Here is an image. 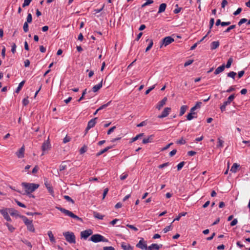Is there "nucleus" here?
Wrapping results in <instances>:
<instances>
[{"label":"nucleus","mask_w":250,"mask_h":250,"mask_svg":"<svg viewBox=\"0 0 250 250\" xmlns=\"http://www.w3.org/2000/svg\"><path fill=\"white\" fill-rule=\"evenodd\" d=\"M87 93V89H85L83 93H82V96L78 99V101L79 102L80 101H81L82 100H83V99H84V95L86 94Z\"/></svg>","instance_id":"obj_41"},{"label":"nucleus","mask_w":250,"mask_h":250,"mask_svg":"<svg viewBox=\"0 0 250 250\" xmlns=\"http://www.w3.org/2000/svg\"><path fill=\"white\" fill-rule=\"evenodd\" d=\"M47 234L49 237L50 241L52 243H55V239L51 231H48Z\"/></svg>","instance_id":"obj_30"},{"label":"nucleus","mask_w":250,"mask_h":250,"mask_svg":"<svg viewBox=\"0 0 250 250\" xmlns=\"http://www.w3.org/2000/svg\"><path fill=\"white\" fill-rule=\"evenodd\" d=\"M193 62V61L192 60H188L184 63V66L187 67V66L189 65Z\"/></svg>","instance_id":"obj_54"},{"label":"nucleus","mask_w":250,"mask_h":250,"mask_svg":"<svg viewBox=\"0 0 250 250\" xmlns=\"http://www.w3.org/2000/svg\"><path fill=\"white\" fill-rule=\"evenodd\" d=\"M236 75V72H233V71H231L228 73L227 76L229 77H231L234 79Z\"/></svg>","instance_id":"obj_38"},{"label":"nucleus","mask_w":250,"mask_h":250,"mask_svg":"<svg viewBox=\"0 0 250 250\" xmlns=\"http://www.w3.org/2000/svg\"><path fill=\"white\" fill-rule=\"evenodd\" d=\"M23 29L25 33H26L28 31V24L27 22H25L23 26Z\"/></svg>","instance_id":"obj_39"},{"label":"nucleus","mask_w":250,"mask_h":250,"mask_svg":"<svg viewBox=\"0 0 250 250\" xmlns=\"http://www.w3.org/2000/svg\"><path fill=\"white\" fill-rule=\"evenodd\" d=\"M174 41V39L172 38L171 37H166L163 39L162 44L160 46V47L161 48L163 45H164L165 46H166L168 44H170L171 43H172V42H173Z\"/></svg>","instance_id":"obj_7"},{"label":"nucleus","mask_w":250,"mask_h":250,"mask_svg":"<svg viewBox=\"0 0 250 250\" xmlns=\"http://www.w3.org/2000/svg\"><path fill=\"white\" fill-rule=\"evenodd\" d=\"M71 140V138L67 136V135L64 138L63 140V143H68Z\"/></svg>","instance_id":"obj_57"},{"label":"nucleus","mask_w":250,"mask_h":250,"mask_svg":"<svg viewBox=\"0 0 250 250\" xmlns=\"http://www.w3.org/2000/svg\"><path fill=\"white\" fill-rule=\"evenodd\" d=\"M32 21V16L31 14L28 13L26 18V21L27 23H31Z\"/></svg>","instance_id":"obj_40"},{"label":"nucleus","mask_w":250,"mask_h":250,"mask_svg":"<svg viewBox=\"0 0 250 250\" xmlns=\"http://www.w3.org/2000/svg\"><path fill=\"white\" fill-rule=\"evenodd\" d=\"M29 103V101L28 100V97L26 98H24L22 100V104L24 106L27 105Z\"/></svg>","instance_id":"obj_60"},{"label":"nucleus","mask_w":250,"mask_h":250,"mask_svg":"<svg viewBox=\"0 0 250 250\" xmlns=\"http://www.w3.org/2000/svg\"><path fill=\"white\" fill-rule=\"evenodd\" d=\"M103 250H115V249L112 246L104 247Z\"/></svg>","instance_id":"obj_64"},{"label":"nucleus","mask_w":250,"mask_h":250,"mask_svg":"<svg viewBox=\"0 0 250 250\" xmlns=\"http://www.w3.org/2000/svg\"><path fill=\"white\" fill-rule=\"evenodd\" d=\"M16 203H17V204L21 207H22V208H26V206L22 204V203L20 202V201H19L18 200H16Z\"/></svg>","instance_id":"obj_61"},{"label":"nucleus","mask_w":250,"mask_h":250,"mask_svg":"<svg viewBox=\"0 0 250 250\" xmlns=\"http://www.w3.org/2000/svg\"><path fill=\"white\" fill-rule=\"evenodd\" d=\"M90 240L94 243H97L99 242H107L108 240L104 238L103 236L96 234L93 235L90 238Z\"/></svg>","instance_id":"obj_5"},{"label":"nucleus","mask_w":250,"mask_h":250,"mask_svg":"<svg viewBox=\"0 0 250 250\" xmlns=\"http://www.w3.org/2000/svg\"><path fill=\"white\" fill-rule=\"evenodd\" d=\"M235 27H236L235 25H234V24L231 25L230 26H229V27H228L226 29V30L224 31V32H225V33L229 32L231 30L234 29L235 28Z\"/></svg>","instance_id":"obj_45"},{"label":"nucleus","mask_w":250,"mask_h":250,"mask_svg":"<svg viewBox=\"0 0 250 250\" xmlns=\"http://www.w3.org/2000/svg\"><path fill=\"white\" fill-rule=\"evenodd\" d=\"M126 227L134 230L135 231H137L138 230L137 228H136L135 226L132 225L127 224L126 225Z\"/></svg>","instance_id":"obj_53"},{"label":"nucleus","mask_w":250,"mask_h":250,"mask_svg":"<svg viewBox=\"0 0 250 250\" xmlns=\"http://www.w3.org/2000/svg\"><path fill=\"white\" fill-rule=\"evenodd\" d=\"M214 23V18H211L209 21V28H210V29H211L212 28Z\"/></svg>","instance_id":"obj_56"},{"label":"nucleus","mask_w":250,"mask_h":250,"mask_svg":"<svg viewBox=\"0 0 250 250\" xmlns=\"http://www.w3.org/2000/svg\"><path fill=\"white\" fill-rule=\"evenodd\" d=\"M167 7V4L166 3H162L160 5L159 8V11L158 12V13H161L163 12H164L166 10Z\"/></svg>","instance_id":"obj_23"},{"label":"nucleus","mask_w":250,"mask_h":250,"mask_svg":"<svg viewBox=\"0 0 250 250\" xmlns=\"http://www.w3.org/2000/svg\"><path fill=\"white\" fill-rule=\"evenodd\" d=\"M87 151V146L84 145L80 150V153L82 154Z\"/></svg>","instance_id":"obj_43"},{"label":"nucleus","mask_w":250,"mask_h":250,"mask_svg":"<svg viewBox=\"0 0 250 250\" xmlns=\"http://www.w3.org/2000/svg\"><path fill=\"white\" fill-rule=\"evenodd\" d=\"M32 0H24V2L22 4V7H24L25 6H28L30 2L32 1Z\"/></svg>","instance_id":"obj_47"},{"label":"nucleus","mask_w":250,"mask_h":250,"mask_svg":"<svg viewBox=\"0 0 250 250\" xmlns=\"http://www.w3.org/2000/svg\"><path fill=\"white\" fill-rule=\"evenodd\" d=\"M19 217L21 218L27 227V230L29 231L34 232L35 229L32 223V220H29L26 217L23 215H20Z\"/></svg>","instance_id":"obj_3"},{"label":"nucleus","mask_w":250,"mask_h":250,"mask_svg":"<svg viewBox=\"0 0 250 250\" xmlns=\"http://www.w3.org/2000/svg\"><path fill=\"white\" fill-rule=\"evenodd\" d=\"M218 144L217 145V147H222L224 141L221 140L220 138L218 139Z\"/></svg>","instance_id":"obj_58"},{"label":"nucleus","mask_w":250,"mask_h":250,"mask_svg":"<svg viewBox=\"0 0 250 250\" xmlns=\"http://www.w3.org/2000/svg\"><path fill=\"white\" fill-rule=\"evenodd\" d=\"M50 148L51 146L48 138L47 140L45 141L42 145V150L43 151V153H42V155H43L44 152H45L46 150H48L49 149H50Z\"/></svg>","instance_id":"obj_11"},{"label":"nucleus","mask_w":250,"mask_h":250,"mask_svg":"<svg viewBox=\"0 0 250 250\" xmlns=\"http://www.w3.org/2000/svg\"><path fill=\"white\" fill-rule=\"evenodd\" d=\"M239 165L237 163H234L231 167L230 171L232 172L235 173L237 171V168L239 167Z\"/></svg>","instance_id":"obj_28"},{"label":"nucleus","mask_w":250,"mask_h":250,"mask_svg":"<svg viewBox=\"0 0 250 250\" xmlns=\"http://www.w3.org/2000/svg\"><path fill=\"white\" fill-rule=\"evenodd\" d=\"M185 162L183 161L181 163H180L178 165H177V170H180L181 169V168L183 167V166H184L185 165Z\"/></svg>","instance_id":"obj_48"},{"label":"nucleus","mask_w":250,"mask_h":250,"mask_svg":"<svg viewBox=\"0 0 250 250\" xmlns=\"http://www.w3.org/2000/svg\"><path fill=\"white\" fill-rule=\"evenodd\" d=\"M136 247L140 248L142 250H146L148 247L146 244V242L144 241L143 238L141 239L138 243L136 244Z\"/></svg>","instance_id":"obj_8"},{"label":"nucleus","mask_w":250,"mask_h":250,"mask_svg":"<svg viewBox=\"0 0 250 250\" xmlns=\"http://www.w3.org/2000/svg\"><path fill=\"white\" fill-rule=\"evenodd\" d=\"M103 85V80L101 81V82L98 83V84H96L94 85L92 87V91L94 92H97L99 89L101 88Z\"/></svg>","instance_id":"obj_19"},{"label":"nucleus","mask_w":250,"mask_h":250,"mask_svg":"<svg viewBox=\"0 0 250 250\" xmlns=\"http://www.w3.org/2000/svg\"><path fill=\"white\" fill-rule=\"evenodd\" d=\"M193 115L194 114L190 112L189 113H188L187 116V120H191L194 118Z\"/></svg>","instance_id":"obj_51"},{"label":"nucleus","mask_w":250,"mask_h":250,"mask_svg":"<svg viewBox=\"0 0 250 250\" xmlns=\"http://www.w3.org/2000/svg\"><path fill=\"white\" fill-rule=\"evenodd\" d=\"M116 128V126H114L112 127H111L107 132V133L108 135H109L111 134V132H113L115 129Z\"/></svg>","instance_id":"obj_63"},{"label":"nucleus","mask_w":250,"mask_h":250,"mask_svg":"<svg viewBox=\"0 0 250 250\" xmlns=\"http://www.w3.org/2000/svg\"><path fill=\"white\" fill-rule=\"evenodd\" d=\"M39 169V168L38 167V166H36L34 168L32 169V173L33 174H36L37 171H38V170Z\"/></svg>","instance_id":"obj_59"},{"label":"nucleus","mask_w":250,"mask_h":250,"mask_svg":"<svg viewBox=\"0 0 250 250\" xmlns=\"http://www.w3.org/2000/svg\"><path fill=\"white\" fill-rule=\"evenodd\" d=\"M0 212L2 215L5 219L7 221H11V219L8 215V208L0 209Z\"/></svg>","instance_id":"obj_10"},{"label":"nucleus","mask_w":250,"mask_h":250,"mask_svg":"<svg viewBox=\"0 0 250 250\" xmlns=\"http://www.w3.org/2000/svg\"><path fill=\"white\" fill-rule=\"evenodd\" d=\"M46 188L48 189V191L51 194H53L54 193L53 188L51 185L48 183L47 181H46L44 183Z\"/></svg>","instance_id":"obj_20"},{"label":"nucleus","mask_w":250,"mask_h":250,"mask_svg":"<svg viewBox=\"0 0 250 250\" xmlns=\"http://www.w3.org/2000/svg\"><path fill=\"white\" fill-rule=\"evenodd\" d=\"M121 247L124 250H133V247L129 244H126L125 243L123 242L121 244Z\"/></svg>","instance_id":"obj_18"},{"label":"nucleus","mask_w":250,"mask_h":250,"mask_svg":"<svg viewBox=\"0 0 250 250\" xmlns=\"http://www.w3.org/2000/svg\"><path fill=\"white\" fill-rule=\"evenodd\" d=\"M219 42L218 41H214L211 43L210 48L211 50H214L218 48L219 46Z\"/></svg>","instance_id":"obj_22"},{"label":"nucleus","mask_w":250,"mask_h":250,"mask_svg":"<svg viewBox=\"0 0 250 250\" xmlns=\"http://www.w3.org/2000/svg\"><path fill=\"white\" fill-rule=\"evenodd\" d=\"M187 212H181L179 214L178 216L176 218H175L173 221H172V222H174L175 221H179L180 218L182 217V216H185L186 214H187Z\"/></svg>","instance_id":"obj_35"},{"label":"nucleus","mask_w":250,"mask_h":250,"mask_svg":"<svg viewBox=\"0 0 250 250\" xmlns=\"http://www.w3.org/2000/svg\"><path fill=\"white\" fill-rule=\"evenodd\" d=\"M146 0V1L142 5V6H141L142 8L145 7L147 5H148L153 3V0Z\"/></svg>","instance_id":"obj_37"},{"label":"nucleus","mask_w":250,"mask_h":250,"mask_svg":"<svg viewBox=\"0 0 250 250\" xmlns=\"http://www.w3.org/2000/svg\"><path fill=\"white\" fill-rule=\"evenodd\" d=\"M232 62H233V59L231 57L228 60L227 64L225 65V67H226L227 68H229L230 67Z\"/></svg>","instance_id":"obj_36"},{"label":"nucleus","mask_w":250,"mask_h":250,"mask_svg":"<svg viewBox=\"0 0 250 250\" xmlns=\"http://www.w3.org/2000/svg\"><path fill=\"white\" fill-rule=\"evenodd\" d=\"M21 241H22V243L26 245L29 248L30 250L31 249V248H32V245L30 242H29L28 240L26 239H21Z\"/></svg>","instance_id":"obj_34"},{"label":"nucleus","mask_w":250,"mask_h":250,"mask_svg":"<svg viewBox=\"0 0 250 250\" xmlns=\"http://www.w3.org/2000/svg\"><path fill=\"white\" fill-rule=\"evenodd\" d=\"M25 83V81H22V82H21L19 84V86L18 87H17V88L16 89V93H19V91L21 90V88L22 87L23 84H24Z\"/></svg>","instance_id":"obj_33"},{"label":"nucleus","mask_w":250,"mask_h":250,"mask_svg":"<svg viewBox=\"0 0 250 250\" xmlns=\"http://www.w3.org/2000/svg\"><path fill=\"white\" fill-rule=\"evenodd\" d=\"M247 21V19L245 18L241 19L240 21L238 22V25L241 26L243 23Z\"/></svg>","instance_id":"obj_50"},{"label":"nucleus","mask_w":250,"mask_h":250,"mask_svg":"<svg viewBox=\"0 0 250 250\" xmlns=\"http://www.w3.org/2000/svg\"><path fill=\"white\" fill-rule=\"evenodd\" d=\"M162 245H158L157 244H152L150 246H148L146 250H159L162 247Z\"/></svg>","instance_id":"obj_13"},{"label":"nucleus","mask_w":250,"mask_h":250,"mask_svg":"<svg viewBox=\"0 0 250 250\" xmlns=\"http://www.w3.org/2000/svg\"><path fill=\"white\" fill-rule=\"evenodd\" d=\"M9 213L11 216H19L20 215L18 213V211L12 208H8Z\"/></svg>","instance_id":"obj_21"},{"label":"nucleus","mask_w":250,"mask_h":250,"mask_svg":"<svg viewBox=\"0 0 250 250\" xmlns=\"http://www.w3.org/2000/svg\"><path fill=\"white\" fill-rule=\"evenodd\" d=\"M4 224L7 227L8 230L11 232H13L16 229L15 227L8 223H5Z\"/></svg>","instance_id":"obj_32"},{"label":"nucleus","mask_w":250,"mask_h":250,"mask_svg":"<svg viewBox=\"0 0 250 250\" xmlns=\"http://www.w3.org/2000/svg\"><path fill=\"white\" fill-rule=\"evenodd\" d=\"M155 87V84H154L151 87H149L145 92L146 95L148 94L151 90H152Z\"/></svg>","instance_id":"obj_55"},{"label":"nucleus","mask_w":250,"mask_h":250,"mask_svg":"<svg viewBox=\"0 0 250 250\" xmlns=\"http://www.w3.org/2000/svg\"><path fill=\"white\" fill-rule=\"evenodd\" d=\"M97 119V118L96 117L93 119H92L88 122V124H87V129H90L91 128H92L95 126V124L96 123V120Z\"/></svg>","instance_id":"obj_14"},{"label":"nucleus","mask_w":250,"mask_h":250,"mask_svg":"<svg viewBox=\"0 0 250 250\" xmlns=\"http://www.w3.org/2000/svg\"><path fill=\"white\" fill-rule=\"evenodd\" d=\"M64 198L68 202H71L72 204H74V201L69 196L64 195Z\"/></svg>","instance_id":"obj_42"},{"label":"nucleus","mask_w":250,"mask_h":250,"mask_svg":"<svg viewBox=\"0 0 250 250\" xmlns=\"http://www.w3.org/2000/svg\"><path fill=\"white\" fill-rule=\"evenodd\" d=\"M153 135H150L147 138H145L143 140L142 143L143 144H147L152 142Z\"/></svg>","instance_id":"obj_25"},{"label":"nucleus","mask_w":250,"mask_h":250,"mask_svg":"<svg viewBox=\"0 0 250 250\" xmlns=\"http://www.w3.org/2000/svg\"><path fill=\"white\" fill-rule=\"evenodd\" d=\"M146 42H149L148 45L147 46V47H146V52H147L148 50H149L151 49V48L152 47V46L153 44V42L152 40L149 39H147L146 40Z\"/></svg>","instance_id":"obj_27"},{"label":"nucleus","mask_w":250,"mask_h":250,"mask_svg":"<svg viewBox=\"0 0 250 250\" xmlns=\"http://www.w3.org/2000/svg\"><path fill=\"white\" fill-rule=\"evenodd\" d=\"M66 168V165L65 164V162H63L61 165L60 166V171H62L64 170Z\"/></svg>","instance_id":"obj_44"},{"label":"nucleus","mask_w":250,"mask_h":250,"mask_svg":"<svg viewBox=\"0 0 250 250\" xmlns=\"http://www.w3.org/2000/svg\"><path fill=\"white\" fill-rule=\"evenodd\" d=\"M63 235L67 242L71 244L76 243V237L74 233L72 232L66 231L63 233Z\"/></svg>","instance_id":"obj_4"},{"label":"nucleus","mask_w":250,"mask_h":250,"mask_svg":"<svg viewBox=\"0 0 250 250\" xmlns=\"http://www.w3.org/2000/svg\"><path fill=\"white\" fill-rule=\"evenodd\" d=\"M144 135V133H140V134H138L135 137H133V138H131V141H130V143H132L136 141L138 139L141 138Z\"/></svg>","instance_id":"obj_26"},{"label":"nucleus","mask_w":250,"mask_h":250,"mask_svg":"<svg viewBox=\"0 0 250 250\" xmlns=\"http://www.w3.org/2000/svg\"><path fill=\"white\" fill-rule=\"evenodd\" d=\"M56 208L59 210L61 211L62 213H64L65 215L68 216L72 218L80 221H83V219L81 218H80L79 216L74 214L72 212L68 210H67L60 207H56Z\"/></svg>","instance_id":"obj_2"},{"label":"nucleus","mask_w":250,"mask_h":250,"mask_svg":"<svg viewBox=\"0 0 250 250\" xmlns=\"http://www.w3.org/2000/svg\"><path fill=\"white\" fill-rule=\"evenodd\" d=\"M171 110L170 107H166L163 111L162 114L158 116L159 118H163L168 116Z\"/></svg>","instance_id":"obj_12"},{"label":"nucleus","mask_w":250,"mask_h":250,"mask_svg":"<svg viewBox=\"0 0 250 250\" xmlns=\"http://www.w3.org/2000/svg\"><path fill=\"white\" fill-rule=\"evenodd\" d=\"M171 229V225L167 226L163 229V231L164 232V233H167V232L169 231Z\"/></svg>","instance_id":"obj_52"},{"label":"nucleus","mask_w":250,"mask_h":250,"mask_svg":"<svg viewBox=\"0 0 250 250\" xmlns=\"http://www.w3.org/2000/svg\"><path fill=\"white\" fill-rule=\"evenodd\" d=\"M186 143V141L185 140H184L183 138H181V139L177 140L176 141V143L177 144H180V145H184V144H185Z\"/></svg>","instance_id":"obj_49"},{"label":"nucleus","mask_w":250,"mask_h":250,"mask_svg":"<svg viewBox=\"0 0 250 250\" xmlns=\"http://www.w3.org/2000/svg\"><path fill=\"white\" fill-rule=\"evenodd\" d=\"M242 11V8H238L236 11H235L233 13V15L235 16H236L238 14H239Z\"/></svg>","instance_id":"obj_62"},{"label":"nucleus","mask_w":250,"mask_h":250,"mask_svg":"<svg viewBox=\"0 0 250 250\" xmlns=\"http://www.w3.org/2000/svg\"><path fill=\"white\" fill-rule=\"evenodd\" d=\"M187 108H188L187 105H182L180 108V112L179 116H182L183 115H184L185 114V113L186 112Z\"/></svg>","instance_id":"obj_29"},{"label":"nucleus","mask_w":250,"mask_h":250,"mask_svg":"<svg viewBox=\"0 0 250 250\" xmlns=\"http://www.w3.org/2000/svg\"><path fill=\"white\" fill-rule=\"evenodd\" d=\"M234 98L235 95L234 94H232L228 97L227 101L223 103V104L220 107V109L222 112H223L226 110V106L228 104H229L234 100Z\"/></svg>","instance_id":"obj_6"},{"label":"nucleus","mask_w":250,"mask_h":250,"mask_svg":"<svg viewBox=\"0 0 250 250\" xmlns=\"http://www.w3.org/2000/svg\"><path fill=\"white\" fill-rule=\"evenodd\" d=\"M24 146H23L18 152H16V155L18 158H22L24 157Z\"/></svg>","instance_id":"obj_16"},{"label":"nucleus","mask_w":250,"mask_h":250,"mask_svg":"<svg viewBox=\"0 0 250 250\" xmlns=\"http://www.w3.org/2000/svg\"><path fill=\"white\" fill-rule=\"evenodd\" d=\"M111 101H109L108 102V103H107L106 104H104L102 105H101L99 108V110H102L105 108H106V107H107L109 104H110L111 103Z\"/></svg>","instance_id":"obj_46"},{"label":"nucleus","mask_w":250,"mask_h":250,"mask_svg":"<svg viewBox=\"0 0 250 250\" xmlns=\"http://www.w3.org/2000/svg\"><path fill=\"white\" fill-rule=\"evenodd\" d=\"M21 186L25 189V194L27 195H30L39 187V184L25 182L22 183Z\"/></svg>","instance_id":"obj_1"},{"label":"nucleus","mask_w":250,"mask_h":250,"mask_svg":"<svg viewBox=\"0 0 250 250\" xmlns=\"http://www.w3.org/2000/svg\"><path fill=\"white\" fill-rule=\"evenodd\" d=\"M225 68V65L224 64H222L221 66H219L218 68L216 69L215 70L214 74L215 75H217L220 73L221 72H223Z\"/></svg>","instance_id":"obj_17"},{"label":"nucleus","mask_w":250,"mask_h":250,"mask_svg":"<svg viewBox=\"0 0 250 250\" xmlns=\"http://www.w3.org/2000/svg\"><path fill=\"white\" fill-rule=\"evenodd\" d=\"M167 98L164 97L160 102H159L156 106V108L158 110H160L161 108L166 104L167 101Z\"/></svg>","instance_id":"obj_15"},{"label":"nucleus","mask_w":250,"mask_h":250,"mask_svg":"<svg viewBox=\"0 0 250 250\" xmlns=\"http://www.w3.org/2000/svg\"><path fill=\"white\" fill-rule=\"evenodd\" d=\"M111 148H112V146H107L106 147H105L104 149L101 150L98 153H97L96 154V156H99L100 155H102V154H103V153H105V152L107 151L109 149H111Z\"/></svg>","instance_id":"obj_24"},{"label":"nucleus","mask_w":250,"mask_h":250,"mask_svg":"<svg viewBox=\"0 0 250 250\" xmlns=\"http://www.w3.org/2000/svg\"><path fill=\"white\" fill-rule=\"evenodd\" d=\"M92 233L93 231L91 229H88L82 231L81 232V238L86 239L90 235H91L92 234Z\"/></svg>","instance_id":"obj_9"},{"label":"nucleus","mask_w":250,"mask_h":250,"mask_svg":"<svg viewBox=\"0 0 250 250\" xmlns=\"http://www.w3.org/2000/svg\"><path fill=\"white\" fill-rule=\"evenodd\" d=\"M93 216L95 218L99 219L100 220H103L104 217V215H101L100 213L97 212H94Z\"/></svg>","instance_id":"obj_31"}]
</instances>
